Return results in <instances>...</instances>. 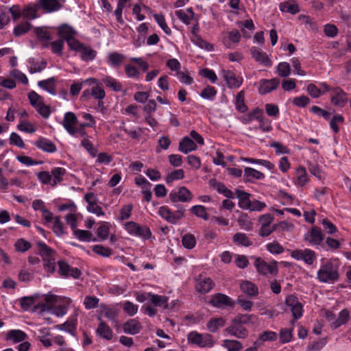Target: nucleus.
Instances as JSON below:
<instances>
[{"instance_id": "nucleus-1", "label": "nucleus", "mask_w": 351, "mask_h": 351, "mask_svg": "<svg viewBox=\"0 0 351 351\" xmlns=\"http://www.w3.org/2000/svg\"><path fill=\"white\" fill-rule=\"evenodd\" d=\"M339 278V267L330 261L324 263L317 271V279L322 282L334 283Z\"/></svg>"}, {"instance_id": "nucleus-2", "label": "nucleus", "mask_w": 351, "mask_h": 351, "mask_svg": "<svg viewBox=\"0 0 351 351\" xmlns=\"http://www.w3.org/2000/svg\"><path fill=\"white\" fill-rule=\"evenodd\" d=\"M189 343L195 344L200 348H211L214 345V340L211 335L208 333L200 334L196 331H192L187 335Z\"/></svg>"}, {"instance_id": "nucleus-3", "label": "nucleus", "mask_w": 351, "mask_h": 351, "mask_svg": "<svg viewBox=\"0 0 351 351\" xmlns=\"http://www.w3.org/2000/svg\"><path fill=\"white\" fill-rule=\"evenodd\" d=\"M254 266L257 271L263 276H267L268 274L276 275L278 271L277 262L275 261L268 264L261 258H256Z\"/></svg>"}, {"instance_id": "nucleus-4", "label": "nucleus", "mask_w": 351, "mask_h": 351, "mask_svg": "<svg viewBox=\"0 0 351 351\" xmlns=\"http://www.w3.org/2000/svg\"><path fill=\"white\" fill-rule=\"evenodd\" d=\"M169 197L173 203L189 202L193 198V195L186 187L180 186L178 191H171Z\"/></svg>"}, {"instance_id": "nucleus-5", "label": "nucleus", "mask_w": 351, "mask_h": 351, "mask_svg": "<svg viewBox=\"0 0 351 351\" xmlns=\"http://www.w3.org/2000/svg\"><path fill=\"white\" fill-rule=\"evenodd\" d=\"M225 332L239 339H244L248 335V330L234 318L232 319L230 325L225 329Z\"/></svg>"}, {"instance_id": "nucleus-6", "label": "nucleus", "mask_w": 351, "mask_h": 351, "mask_svg": "<svg viewBox=\"0 0 351 351\" xmlns=\"http://www.w3.org/2000/svg\"><path fill=\"white\" fill-rule=\"evenodd\" d=\"M291 256L297 261L302 260L305 263L311 265L315 259V253L310 249L296 250L291 252Z\"/></svg>"}, {"instance_id": "nucleus-7", "label": "nucleus", "mask_w": 351, "mask_h": 351, "mask_svg": "<svg viewBox=\"0 0 351 351\" xmlns=\"http://www.w3.org/2000/svg\"><path fill=\"white\" fill-rule=\"evenodd\" d=\"M285 304L291 308L292 315L295 319H298L302 315V305L297 297L293 295L287 296Z\"/></svg>"}, {"instance_id": "nucleus-8", "label": "nucleus", "mask_w": 351, "mask_h": 351, "mask_svg": "<svg viewBox=\"0 0 351 351\" xmlns=\"http://www.w3.org/2000/svg\"><path fill=\"white\" fill-rule=\"evenodd\" d=\"M125 228L130 234L136 236H143L149 238L151 236V231L147 227H141L134 221H129L125 224Z\"/></svg>"}, {"instance_id": "nucleus-9", "label": "nucleus", "mask_w": 351, "mask_h": 351, "mask_svg": "<svg viewBox=\"0 0 351 351\" xmlns=\"http://www.w3.org/2000/svg\"><path fill=\"white\" fill-rule=\"evenodd\" d=\"M324 239V234L318 227L312 228L304 236V240L311 245H319Z\"/></svg>"}, {"instance_id": "nucleus-10", "label": "nucleus", "mask_w": 351, "mask_h": 351, "mask_svg": "<svg viewBox=\"0 0 351 351\" xmlns=\"http://www.w3.org/2000/svg\"><path fill=\"white\" fill-rule=\"evenodd\" d=\"M331 102L333 105L343 107L347 102L346 94L339 87L332 88L331 92Z\"/></svg>"}, {"instance_id": "nucleus-11", "label": "nucleus", "mask_w": 351, "mask_h": 351, "mask_svg": "<svg viewBox=\"0 0 351 351\" xmlns=\"http://www.w3.org/2000/svg\"><path fill=\"white\" fill-rule=\"evenodd\" d=\"M62 0H38V5L45 12L58 11L62 7Z\"/></svg>"}, {"instance_id": "nucleus-12", "label": "nucleus", "mask_w": 351, "mask_h": 351, "mask_svg": "<svg viewBox=\"0 0 351 351\" xmlns=\"http://www.w3.org/2000/svg\"><path fill=\"white\" fill-rule=\"evenodd\" d=\"M210 304L215 307L220 308L223 306H233L234 302L231 301L230 298L223 293H216L212 296Z\"/></svg>"}, {"instance_id": "nucleus-13", "label": "nucleus", "mask_w": 351, "mask_h": 351, "mask_svg": "<svg viewBox=\"0 0 351 351\" xmlns=\"http://www.w3.org/2000/svg\"><path fill=\"white\" fill-rule=\"evenodd\" d=\"M77 118L72 112H66L62 121L64 129L70 134H74V128L77 123Z\"/></svg>"}, {"instance_id": "nucleus-14", "label": "nucleus", "mask_w": 351, "mask_h": 351, "mask_svg": "<svg viewBox=\"0 0 351 351\" xmlns=\"http://www.w3.org/2000/svg\"><path fill=\"white\" fill-rule=\"evenodd\" d=\"M27 335L21 330H10L5 335V339L12 343H17L25 341Z\"/></svg>"}, {"instance_id": "nucleus-15", "label": "nucleus", "mask_w": 351, "mask_h": 351, "mask_svg": "<svg viewBox=\"0 0 351 351\" xmlns=\"http://www.w3.org/2000/svg\"><path fill=\"white\" fill-rule=\"evenodd\" d=\"M45 303L38 304L34 306L33 311H39L40 313L49 311L57 302V296L53 295H47L45 298Z\"/></svg>"}, {"instance_id": "nucleus-16", "label": "nucleus", "mask_w": 351, "mask_h": 351, "mask_svg": "<svg viewBox=\"0 0 351 351\" xmlns=\"http://www.w3.org/2000/svg\"><path fill=\"white\" fill-rule=\"evenodd\" d=\"M222 73L223 76L226 81L227 85L229 88H238L241 85L242 79L237 77L233 72L230 71L223 70Z\"/></svg>"}, {"instance_id": "nucleus-17", "label": "nucleus", "mask_w": 351, "mask_h": 351, "mask_svg": "<svg viewBox=\"0 0 351 351\" xmlns=\"http://www.w3.org/2000/svg\"><path fill=\"white\" fill-rule=\"evenodd\" d=\"M250 53L256 62L262 63L266 66H270L271 65V61L265 52L260 51L256 47H252Z\"/></svg>"}, {"instance_id": "nucleus-18", "label": "nucleus", "mask_w": 351, "mask_h": 351, "mask_svg": "<svg viewBox=\"0 0 351 351\" xmlns=\"http://www.w3.org/2000/svg\"><path fill=\"white\" fill-rule=\"evenodd\" d=\"M278 84L279 80L276 78L263 80L259 87V93L262 95L267 94L276 89Z\"/></svg>"}, {"instance_id": "nucleus-19", "label": "nucleus", "mask_w": 351, "mask_h": 351, "mask_svg": "<svg viewBox=\"0 0 351 351\" xmlns=\"http://www.w3.org/2000/svg\"><path fill=\"white\" fill-rule=\"evenodd\" d=\"M235 193L239 200V206L242 209L249 210L252 202L250 199V194L239 189H236Z\"/></svg>"}, {"instance_id": "nucleus-20", "label": "nucleus", "mask_w": 351, "mask_h": 351, "mask_svg": "<svg viewBox=\"0 0 351 351\" xmlns=\"http://www.w3.org/2000/svg\"><path fill=\"white\" fill-rule=\"evenodd\" d=\"M35 145L38 149L46 152L53 153L56 151V145L45 138H40L36 141Z\"/></svg>"}, {"instance_id": "nucleus-21", "label": "nucleus", "mask_w": 351, "mask_h": 351, "mask_svg": "<svg viewBox=\"0 0 351 351\" xmlns=\"http://www.w3.org/2000/svg\"><path fill=\"white\" fill-rule=\"evenodd\" d=\"M197 147V145L191 138L185 136L180 142L178 149L181 152L188 154L191 151L195 150Z\"/></svg>"}, {"instance_id": "nucleus-22", "label": "nucleus", "mask_w": 351, "mask_h": 351, "mask_svg": "<svg viewBox=\"0 0 351 351\" xmlns=\"http://www.w3.org/2000/svg\"><path fill=\"white\" fill-rule=\"evenodd\" d=\"M240 288L241 291L251 297H256L258 294V287L250 281H244L241 283Z\"/></svg>"}, {"instance_id": "nucleus-23", "label": "nucleus", "mask_w": 351, "mask_h": 351, "mask_svg": "<svg viewBox=\"0 0 351 351\" xmlns=\"http://www.w3.org/2000/svg\"><path fill=\"white\" fill-rule=\"evenodd\" d=\"M141 328V324L135 319H130L123 324V331L130 335L138 333Z\"/></svg>"}, {"instance_id": "nucleus-24", "label": "nucleus", "mask_w": 351, "mask_h": 351, "mask_svg": "<svg viewBox=\"0 0 351 351\" xmlns=\"http://www.w3.org/2000/svg\"><path fill=\"white\" fill-rule=\"evenodd\" d=\"M244 177L246 182H253L254 180H262L265 176L261 172L250 168L246 167L244 170Z\"/></svg>"}, {"instance_id": "nucleus-25", "label": "nucleus", "mask_w": 351, "mask_h": 351, "mask_svg": "<svg viewBox=\"0 0 351 351\" xmlns=\"http://www.w3.org/2000/svg\"><path fill=\"white\" fill-rule=\"evenodd\" d=\"M75 31L67 24H63L58 27V35L61 40H68L75 34Z\"/></svg>"}, {"instance_id": "nucleus-26", "label": "nucleus", "mask_w": 351, "mask_h": 351, "mask_svg": "<svg viewBox=\"0 0 351 351\" xmlns=\"http://www.w3.org/2000/svg\"><path fill=\"white\" fill-rule=\"evenodd\" d=\"M37 247L39 254L43 257V261H47V258L54 257L56 254L55 251L48 247L45 243L38 242Z\"/></svg>"}, {"instance_id": "nucleus-27", "label": "nucleus", "mask_w": 351, "mask_h": 351, "mask_svg": "<svg viewBox=\"0 0 351 351\" xmlns=\"http://www.w3.org/2000/svg\"><path fill=\"white\" fill-rule=\"evenodd\" d=\"M226 319L221 317L210 319L207 324L208 330L211 332H215L219 328L225 326Z\"/></svg>"}, {"instance_id": "nucleus-28", "label": "nucleus", "mask_w": 351, "mask_h": 351, "mask_svg": "<svg viewBox=\"0 0 351 351\" xmlns=\"http://www.w3.org/2000/svg\"><path fill=\"white\" fill-rule=\"evenodd\" d=\"M38 86L51 95H56V93L54 77H50L45 80L39 81L38 82Z\"/></svg>"}, {"instance_id": "nucleus-29", "label": "nucleus", "mask_w": 351, "mask_h": 351, "mask_svg": "<svg viewBox=\"0 0 351 351\" xmlns=\"http://www.w3.org/2000/svg\"><path fill=\"white\" fill-rule=\"evenodd\" d=\"M350 319V313L347 309L342 310L338 315V317L335 319V322L332 324V328L337 329L343 324H345Z\"/></svg>"}, {"instance_id": "nucleus-30", "label": "nucleus", "mask_w": 351, "mask_h": 351, "mask_svg": "<svg viewBox=\"0 0 351 351\" xmlns=\"http://www.w3.org/2000/svg\"><path fill=\"white\" fill-rule=\"evenodd\" d=\"M148 297L150 298L152 303L156 306H163L167 308L168 306V298L162 295H154L148 293Z\"/></svg>"}, {"instance_id": "nucleus-31", "label": "nucleus", "mask_w": 351, "mask_h": 351, "mask_svg": "<svg viewBox=\"0 0 351 351\" xmlns=\"http://www.w3.org/2000/svg\"><path fill=\"white\" fill-rule=\"evenodd\" d=\"M262 114L263 112L261 110L256 108L250 113H248L247 115L243 117L241 119V121L245 124L250 123L254 119H257L259 120L261 122H263Z\"/></svg>"}, {"instance_id": "nucleus-32", "label": "nucleus", "mask_w": 351, "mask_h": 351, "mask_svg": "<svg viewBox=\"0 0 351 351\" xmlns=\"http://www.w3.org/2000/svg\"><path fill=\"white\" fill-rule=\"evenodd\" d=\"M97 332L103 338L110 340L112 338V331L104 322H101L97 329Z\"/></svg>"}, {"instance_id": "nucleus-33", "label": "nucleus", "mask_w": 351, "mask_h": 351, "mask_svg": "<svg viewBox=\"0 0 351 351\" xmlns=\"http://www.w3.org/2000/svg\"><path fill=\"white\" fill-rule=\"evenodd\" d=\"M233 242L237 245L249 247L252 245V242L247 237V236L241 232H238L234 234L232 237Z\"/></svg>"}, {"instance_id": "nucleus-34", "label": "nucleus", "mask_w": 351, "mask_h": 351, "mask_svg": "<svg viewBox=\"0 0 351 351\" xmlns=\"http://www.w3.org/2000/svg\"><path fill=\"white\" fill-rule=\"evenodd\" d=\"M39 6L37 4H30L26 6L22 12V15L25 19H34L37 17V11Z\"/></svg>"}, {"instance_id": "nucleus-35", "label": "nucleus", "mask_w": 351, "mask_h": 351, "mask_svg": "<svg viewBox=\"0 0 351 351\" xmlns=\"http://www.w3.org/2000/svg\"><path fill=\"white\" fill-rule=\"evenodd\" d=\"M279 8L283 12H289L292 14H297L300 12L299 5L297 3H291L289 1L280 3Z\"/></svg>"}, {"instance_id": "nucleus-36", "label": "nucleus", "mask_w": 351, "mask_h": 351, "mask_svg": "<svg viewBox=\"0 0 351 351\" xmlns=\"http://www.w3.org/2000/svg\"><path fill=\"white\" fill-rule=\"evenodd\" d=\"M66 173L65 169L62 167H55L51 170V176H53L51 185L55 186L58 183L62 180V176Z\"/></svg>"}, {"instance_id": "nucleus-37", "label": "nucleus", "mask_w": 351, "mask_h": 351, "mask_svg": "<svg viewBox=\"0 0 351 351\" xmlns=\"http://www.w3.org/2000/svg\"><path fill=\"white\" fill-rule=\"evenodd\" d=\"M215 284L210 278H204L198 285L197 289L201 293H208L214 287Z\"/></svg>"}, {"instance_id": "nucleus-38", "label": "nucleus", "mask_w": 351, "mask_h": 351, "mask_svg": "<svg viewBox=\"0 0 351 351\" xmlns=\"http://www.w3.org/2000/svg\"><path fill=\"white\" fill-rule=\"evenodd\" d=\"M222 346L227 348L228 351H239L242 348L241 343L237 340L225 339Z\"/></svg>"}, {"instance_id": "nucleus-39", "label": "nucleus", "mask_w": 351, "mask_h": 351, "mask_svg": "<svg viewBox=\"0 0 351 351\" xmlns=\"http://www.w3.org/2000/svg\"><path fill=\"white\" fill-rule=\"evenodd\" d=\"M244 91L241 90L239 92L236 97V108L237 110H239L240 112H245L247 110V106L245 104L244 102Z\"/></svg>"}, {"instance_id": "nucleus-40", "label": "nucleus", "mask_w": 351, "mask_h": 351, "mask_svg": "<svg viewBox=\"0 0 351 351\" xmlns=\"http://www.w3.org/2000/svg\"><path fill=\"white\" fill-rule=\"evenodd\" d=\"M182 242L185 248L191 250L195 246L196 239L193 234L188 233L182 237Z\"/></svg>"}, {"instance_id": "nucleus-41", "label": "nucleus", "mask_w": 351, "mask_h": 351, "mask_svg": "<svg viewBox=\"0 0 351 351\" xmlns=\"http://www.w3.org/2000/svg\"><path fill=\"white\" fill-rule=\"evenodd\" d=\"M80 51L81 52V57L82 60L86 61L93 60L97 55L96 51L90 47H85L84 45H83Z\"/></svg>"}, {"instance_id": "nucleus-42", "label": "nucleus", "mask_w": 351, "mask_h": 351, "mask_svg": "<svg viewBox=\"0 0 351 351\" xmlns=\"http://www.w3.org/2000/svg\"><path fill=\"white\" fill-rule=\"evenodd\" d=\"M29 63L31 65L29 69V71L31 73L41 72L47 66V62L45 61H41L40 62H35L34 59H29Z\"/></svg>"}, {"instance_id": "nucleus-43", "label": "nucleus", "mask_w": 351, "mask_h": 351, "mask_svg": "<svg viewBox=\"0 0 351 351\" xmlns=\"http://www.w3.org/2000/svg\"><path fill=\"white\" fill-rule=\"evenodd\" d=\"M176 16L186 25H189L194 21L196 18H193L192 14H188L182 10L176 11Z\"/></svg>"}, {"instance_id": "nucleus-44", "label": "nucleus", "mask_w": 351, "mask_h": 351, "mask_svg": "<svg viewBox=\"0 0 351 351\" xmlns=\"http://www.w3.org/2000/svg\"><path fill=\"white\" fill-rule=\"evenodd\" d=\"M76 319H71L66 322L63 324H59L56 326V328L62 330H65L70 333H73L76 329Z\"/></svg>"}, {"instance_id": "nucleus-45", "label": "nucleus", "mask_w": 351, "mask_h": 351, "mask_svg": "<svg viewBox=\"0 0 351 351\" xmlns=\"http://www.w3.org/2000/svg\"><path fill=\"white\" fill-rule=\"evenodd\" d=\"M73 234L81 241H90L92 240L93 234L87 230H74Z\"/></svg>"}, {"instance_id": "nucleus-46", "label": "nucleus", "mask_w": 351, "mask_h": 351, "mask_svg": "<svg viewBox=\"0 0 351 351\" xmlns=\"http://www.w3.org/2000/svg\"><path fill=\"white\" fill-rule=\"evenodd\" d=\"M29 22H23L15 27L14 34L16 36H20L27 33L31 29Z\"/></svg>"}, {"instance_id": "nucleus-47", "label": "nucleus", "mask_w": 351, "mask_h": 351, "mask_svg": "<svg viewBox=\"0 0 351 351\" xmlns=\"http://www.w3.org/2000/svg\"><path fill=\"white\" fill-rule=\"evenodd\" d=\"M234 318L242 325L254 323L256 320L255 315L248 314H239Z\"/></svg>"}, {"instance_id": "nucleus-48", "label": "nucleus", "mask_w": 351, "mask_h": 351, "mask_svg": "<svg viewBox=\"0 0 351 351\" xmlns=\"http://www.w3.org/2000/svg\"><path fill=\"white\" fill-rule=\"evenodd\" d=\"M217 94V90L213 86H207L206 88H204L201 93L200 96L206 99L213 100L215 95Z\"/></svg>"}, {"instance_id": "nucleus-49", "label": "nucleus", "mask_w": 351, "mask_h": 351, "mask_svg": "<svg viewBox=\"0 0 351 351\" xmlns=\"http://www.w3.org/2000/svg\"><path fill=\"white\" fill-rule=\"evenodd\" d=\"M191 212L198 217L205 220L208 219V215L206 211V208L202 205L193 206L191 208Z\"/></svg>"}, {"instance_id": "nucleus-50", "label": "nucleus", "mask_w": 351, "mask_h": 351, "mask_svg": "<svg viewBox=\"0 0 351 351\" xmlns=\"http://www.w3.org/2000/svg\"><path fill=\"white\" fill-rule=\"evenodd\" d=\"M103 82L106 86L111 88L114 91H120L121 90V84L111 77L106 76L103 79Z\"/></svg>"}, {"instance_id": "nucleus-51", "label": "nucleus", "mask_w": 351, "mask_h": 351, "mask_svg": "<svg viewBox=\"0 0 351 351\" xmlns=\"http://www.w3.org/2000/svg\"><path fill=\"white\" fill-rule=\"evenodd\" d=\"M184 177V172L183 169H177L169 173L165 178L167 183H171L173 180L182 179Z\"/></svg>"}, {"instance_id": "nucleus-52", "label": "nucleus", "mask_w": 351, "mask_h": 351, "mask_svg": "<svg viewBox=\"0 0 351 351\" xmlns=\"http://www.w3.org/2000/svg\"><path fill=\"white\" fill-rule=\"evenodd\" d=\"M154 17L159 26L162 28V29L167 34L170 35L171 34V31L170 28L168 27L165 22V19L162 14H156L154 15Z\"/></svg>"}, {"instance_id": "nucleus-53", "label": "nucleus", "mask_w": 351, "mask_h": 351, "mask_svg": "<svg viewBox=\"0 0 351 351\" xmlns=\"http://www.w3.org/2000/svg\"><path fill=\"white\" fill-rule=\"evenodd\" d=\"M159 215L167 221L173 223V213L167 206H161L158 210Z\"/></svg>"}, {"instance_id": "nucleus-54", "label": "nucleus", "mask_w": 351, "mask_h": 351, "mask_svg": "<svg viewBox=\"0 0 351 351\" xmlns=\"http://www.w3.org/2000/svg\"><path fill=\"white\" fill-rule=\"evenodd\" d=\"M14 247L16 251L25 252L31 247V243L23 239H19L16 241Z\"/></svg>"}, {"instance_id": "nucleus-55", "label": "nucleus", "mask_w": 351, "mask_h": 351, "mask_svg": "<svg viewBox=\"0 0 351 351\" xmlns=\"http://www.w3.org/2000/svg\"><path fill=\"white\" fill-rule=\"evenodd\" d=\"M108 60L112 65L119 66L123 62L124 56L117 52L111 53L108 56Z\"/></svg>"}, {"instance_id": "nucleus-56", "label": "nucleus", "mask_w": 351, "mask_h": 351, "mask_svg": "<svg viewBox=\"0 0 351 351\" xmlns=\"http://www.w3.org/2000/svg\"><path fill=\"white\" fill-rule=\"evenodd\" d=\"M266 248L270 253L276 254H280L284 251L283 247L276 241L267 244Z\"/></svg>"}, {"instance_id": "nucleus-57", "label": "nucleus", "mask_w": 351, "mask_h": 351, "mask_svg": "<svg viewBox=\"0 0 351 351\" xmlns=\"http://www.w3.org/2000/svg\"><path fill=\"white\" fill-rule=\"evenodd\" d=\"M344 118L340 114L335 115L330 122V126L335 133H337L339 131L338 123H343Z\"/></svg>"}, {"instance_id": "nucleus-58", "label": "nucleus", "mask_w": 351, "mask_h": 351, "mask_svg": "<svg viewBox=\"0 0 351 351\" xmlns=\"http://www.w3.org/2000/svg\"><path fill=\"white\" fill-rule=\"evenodd\" d=\"M297 175H298V184L300 186L304 185L307 182V173L304 167H300L297 169Z\"/></svg>"}, {"instance_id": "nucleus-59", "label": "nucleus", "mask_w": 351, "mask_h": 351, "mask_svg": "<svg viewBox=\"0 0 351 351\" xmlns=\"http://www.w3.org/2000/svg\"><path fill=\"white\" fill-rule=\"evenodd\" d=\"M293 337L292 330L289 328H282L280 331V339L282 343L291 341Z\"/></svg>"}, {"instance_id": "nucleus-60", "label": "nucleus", "mask_w": 351, "mask_h": 351, "mask_svg": "<svg viewBox=\"0 0 351 351\" xmlns=\"http://www.w3.org/2000/svg\"><path fill=\"white\" fill-rule=\"evenodd\" d=\"M277 71L282 77H286L289 75L291 73L290 66L287 62H280L277 67Z\"/></svg>"}, {"instance_id": "nucleus-61", "label": "nucleus", "mask_w": 351, "mask_h": 351, "mask_svg": "<svg viewBox=\"0 0 351 351\" xmlns=\"http://www.w3.org/2000/svg\"><path fill=\"white\" fill-rule=\"evenodd\" d=\"M93 251L104 257H108L112 254V250L108 247H105L100 245H96L93 247Z\"/></svg>"}, {"instance_id": "nucleus-62", "label": "nucleus", "mask_w": 351, "mask_h": 351, "mask_svg": "<svg viewBox=\"0 0 351 351\" xmlns=\"http://www.w3.org/2000/svg\"><path fill=\"white\" fill-rule=\"evenodd\" d=\"M20 304L21 308L25 311H27L31 306L36 305L34 297H23L21 299Z\"/></svg>"}, {"instance_id": "nucleus-63", "label": "nucleus", "mask_w": 351, "mask_h": 351, "mask_svg": "<svg viewBox=\"0 0 351 351\" xmlns=\"http://www.w3.org/2000/svg\"><path fill=\"white\" fill-rule=\"evenodd\" d=\"M99 299L95 296H86L84 304L87 309L94 308L97 306Z\"/></svg>"}, {"instance_id": "nucleus-64", "label": "nucleus", "mask_w": 351, "mask_h": 351, "mask_svg": "<svg viewBox=\"0 0 351 351\" xmlns=\"http://www.w3.org/2000/svg\"><path fill=\"white\" fill-rule=\"evenodd\" d=\"M35 33L38 39L41 40H51L49 32L43 27H37L35 29Z\"/></svg>"}]
</instances>
